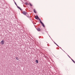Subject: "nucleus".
Masks as SVG:
<instances>
[{
	"mask_svg": "<svg viewBox=\"0 0 75 75\" xmlns=\"http://www.w3.org/2000/svg\"><path fill=\"white\" fill-rule=\"evenodd\" d=\"M39 21H40V23H41V24H42V26H43L44 27H45V25H44V23H42V22H41V19H39Z\"/></svg>",
	"mask_w": 75,
	"mask_h": 75,
	"instance_id": "obj_1",
	"label": "nucleus"
},
{
	"mask_svg": "<svg viewBox=\"0 0 75 75\" xmlns=\"http://www.w3.org/2000/svg\"><path fill=\"white\" fill-rule=\"evenodd\" d=\"M4 40H2L1 42H0V44H1V45H3L4 44Z\"/></svg>",
	"mask_w": 75,
	"mask_h": 75,
	"instance_id": "obj_2",
	"label": "nucleus"
},
{
	"mask_svg": "<svg viewBox=\"0 0 75 75\" xmlns=\"http://www.w3.org/2000/svg\"><path fill=\"white\" fill-rule=\"evenodd\" d=\"M35 18H36V19H38V20H39V17H38V16L37 15L36 16H35Z\"/></svg>",
	"mask_w": 75,
	"mask_h": 75,
	"instance_id": "obj_3",
	"label": "nucleus"
},
{
	"mask_svg": "<svg viewBox=\"0 0 75 75\" xmlns=\"http://www.w3.org/2000/svg\"><path fill=\"white\" fill-rule=\"evenodd\" d=\"M23 14H24V15H26V14L27 13V12H26L25 11H23Z\"/></svg>",
	"mask_w": 75,
	"mask_h": 75,
	"instance_id": "obj_4",
	"label": "nucleus"
},
{
	"mask_svg": "<svg viewBox=\"0 0 75 75\" xmlns=\"http://www.w3.org/2000/svg\"><path fill=\"white\" fill-rule=\"evenodd\" d=\"M35 62L37 64H38V60H35Z\"/></svg>",
	"mask_w": 75,
	"mask_h": 75,
	"instance_id": "obj_5",
	"label": "nucleus"
},
{
	"mask_svg": "<svg viewBox=\"0 0 75 75\" xmlns=\"http://www.w3.org/2000/svg\"><path fill=\"white\" fill-rule=\"evenodd\" d=\"M34 12L35 13H37V12H36V11L35 9H34L33 10Z\"/></svg>",
	"mask_w": 75,
	"mask_h": 75,
	"instance_id": "obj_6",
	"label": "nucleus"
},
{
	"mask_svg": "<svg viewBox=\"0 0 75 75\" xmlns=\"http://www.w3.org/2000/svg\"><path fill=\"white\" fill-rule=\"evenodd\" d=\"M40 28H38L37 29V30H38V31H40Z\"/></svg>",
	"mask_w": 75,
	"mask_h": 75,
	"instance_id": "obj_7",
	"label": "nucleus"
},
{
	"mask_svg": "<svg viewBox=\"0 0 75 75\" xmlns=\"http://www.w3.org/2000/svg\"><path fill=\"white\" fill-rule=\"evenodd\" d=\"M25 4H26V5H29V4L27 3H25Z\"/></svg>",
	"mask_w": 75,
	"mask_h": 75,
	"instance_id": "obj_8",
	"label": "nucleus"
},
{
	"mask_svg": "<svg viewBox=\"0 0 75 75\" xmlns=\"http://www.w3.org/2000/svg\"><path fill=\"white\" fill-rule=\"evenodd\" d=\"M29 4L30 6H33V5H32V4H31L30 3Z\"/></svg>",
	"mask_w": 75,
	"mask_h": 75,
	"instance_id": "obj_9",
	"label": "nucleus"
},
{
	"mask_svg": "<svg viewBox=\"0 0 75 75\" xmlns=\"http://www.w3.org/2000/svg\"><path fill=\"white\" fill-rule=\"evenodd\" d=\"M71 60H72V61L73 62H74V63H75V61H74V60H73V59H71Z\"/></svg>",
	"mask_w": 75,
	"mask_h": 75,
	"instance_id": "obj_10",
	"label": "nucleus"
},
{
	"mask_svg": "<svg viewBox=\"0 0 75 75\" xmlns=\"http://www.w3.org/2000/svg\"><path fill=\"white\" fill-rule=\"evenodd\" d=\"M18 8H19V9H20V10H21V8H20L18 6Z\"/></svg>",
	"mask_w": 75,
	"mask_h": 75,
	"instance_id": "obj_11",
	"label": "nucleus"
},
{
	"mask_svg": "<svg viewBox=\"0 0 75 75\" xmlns=\"http://www.w3.org/2000/svg\"><path fill=\"white\" fill-rule=\"evenodd\" d=\"M18 8H19V9H20V10H21V8H20L18 6Z\"/></svg>",
	"mask_w": 75,
	"mask_h": 75,
	"instance_id": "obj_12",
	"label": "nucleus"
},
{
	"mask_svg": "<svg viewBox=\"0 0 75 75\" xmlns=\"http://www.w3.org/2000/svg\"><path fill=\"white\" fill-rule=\"evenodd\" d=\"M16 59L17 60H18V57H16Z\"/></svg>",
	"mask_w": 75,
	"mask_h": 75,
	"instance_id": "obj_13",
	"label": "nucleus"
},
{
	"mask_svg": "<svg viewBox=\"0 0 75 75\" xmlns=\"http://www.w3.org/2000/svg\"><path fill=\"white\" fill-rule=\"evenodd\" d=\"M55 44H56V45H57V44H56L55 43Z\"/></svg>",
	"mask_w": 75,
	"mask_h": 75,
	"instance_id": "obj_14",
	"label": "nucleus"
},
{
	"mask_svg": "<svg viewBox=\"0 0 75 75\" xmlns=\"http://www.w3.org/2000/svg\"><path fill=\"white\" fill-rule=\"evenodd\" d=\"M15 4H16V5H17L16 4V2H15Z\"/></svg>",
	"mask_w": 75,
	"mask_h": 75,
	"instance_id": "obj_15",
	"label": "nucleus"
}]
</instances>
